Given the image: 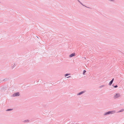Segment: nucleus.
I'll list each match as a JSON object with an SVG mask.
<instances>
[{
    "label": "nucleus",
    "mask_w": 124,
    "mask_h": 124,
    "mask_svg": "<svg viewBox=\"0 0 124 124\" xmlns=\"http://www.w3.org/2000/svg\"><path fill=\"white\" fill-rule=\"evenodd\" d=\"M115 113V111H109L104 113L103 114V115L106 116L107 115H108L110 114H113Z\"/></svg>",
    "instance_id": "obj_1"
},
{
    "label": "nucleus",
    "mask_w": 124,
    "mask_h": 124,
    "mask_svg": "<svg viewBox=\"0 0 124 124\" xmlns=\"http://www.w3.org/2000/svg\"><path fill=\"white\" fill-rule=\"evenodd\" d=\"M120 95L119 93H116L114 96V99H116L119 98L120 97Z\"/></svg>",
    "instance_id": "obj_2"
},
{
    "label": "nucleus",
    "mask_w": 124,
    "mask_h": 124,
    "mask_svg": "<svg viewBox=\"0 0 124 124\" xmlns=\"http://www.w3.org/2000/svg\"><path fill=\"white\" fill-rule=\"evenodd\" d=\"M20 94L18 92L15 93L13 94V95L14 97L18 96Z\"/></svg>",
    "instance_id": "obj_3"
},
{
    "label": "nucleus",
    "mask_w": 124,
    "mask_h": 124,
    "mask_svg": "<svg viewBox=\"0 0 124 124\" xmlns=\"http://www.w3.org/2000/svg\"><path fill=\"white\" fill-rule=\"evenodd\" d=\"M85 92V91H83L81 92H79V93H78L77 94V95H81L83 94Z\"/></svg>",
    "instance_id": "obj_4"
},
{
    "label": "nucleus",
    "mask_w": 124,
    "mask_h": 124,
    "mask_svg": "<svg viewBox=\"0 0 124 124\" xmlns=\"http://www.w3.org/2000/svg\"><path fill=\"white\" fill-rule=\"evenodd\" d=\"M81 5H82V6H83L84 7H86L87 8H91L87 7L85 6V5H83L79 0H77Z\"/></svg>",
    "instance_id": "obj_5"
},
{
    "label": "nucleus",
    "mask_w": 124,
    "mask_h": 124,
    "mask_svg": "<svg viewBox=\"0 0 124 124\" xmlns=\"http://www.w3.org/2000/svg\"><path fill=\"white\" fill-rule=\"evenodd\" d=\"M7 87L6 86L2 87L1 88V91L2 92H3L5 90V89L7 88Z\"/></svg>",
    "instance_id": "obj_6"
},
{
    "label": "nucleus",
    "mask_w": 124,
    "mask_h": 124,
    "mask_svg": "<svg viewBox=\"0 0 124 124\" xmlns=\"http://www.w3.org/2000/svg\"><path fill=\"white\" fill-rule=\"evenodd\" d=\"M114 80V78H113L112 79L110 82L109 83L108 85H111L112 84L113 81Z\"/></svg>",
    "instance_id": "obj_7"
},
{
    "label": "nucleus",
    "mask_w": 124,
    "mask_h": 124,
    "mask_svg": "<svg viewBox=\"0 0 124 124\" xmlns=\"http://www.w3.org/2000/svg\"><path fill=\"white\" fill-rule=\"evenodd\" d=\"M75 54L74 53H73L69 55V57H72L75 56Z\"/></svg>",
    "instance_id": "obj_8"
},
{
    "label": "nucleus",
    "mask_w": 124,
    "mask_h": 124,
    "mask_svg": "<svg viewBox=\"0 0 124 124\" xmlns=\"http://www.w3.org/2000/svg\"><path fill=\"white\" fill-rule=\"evenodd\" d=\"M13 109H8L6 110V111H11Z\"/></svg>",
    "instance_id": "obj_9"
},
{
    "label": "nucleus",
    "mask_w": 124,
    "mask_h": 124,
    "mask_svg": "<svg viewBox=\"0 0 124 124\" xmlns=\"http://www.w3.org/2000/svg\"><path fill=\"white\" fill-rule=\"evenodd\" d=\"M16 64L15 63L12 66V69L14 67H15L16 66Z\"/></svg>",
    "instance_id": "obj_10"
},
{
    "label": "nucleus",
    "mask_w": 124,
    "mask_h": 124,
    "mask_svg": "<svg viewBox=\"0 0 124 124\" xmlns=\"http://www.w3.org/2000/svg\"><path fill=\"white\" fill-rule=\"evenodd\" d=\"M70 75V74H66L65 75V77H66Z\"/></svg>",
    "instance_id": "obj_11"
},
{
    "label": "nucleus",
    "mask_w": 124,
    "mask_h": 124,
    "mask_svg": "<svg viewBox=\"0 0 124 124\" xmlns=\"http://www.w3.org/2000/svg\"><path fill=\"white\" fill-rule=\"evenodd\" d=\"M112 86H113L115 87V88H116L117 87H118V86L117 85H116L115 86H114V84H113V85H112Z\"/></svg>",
    "instance_id": "obj_12"
},
{
    "label": "nucleus",
    "mask_w": 124,
    "mask_h": 124,
    "mask_svg": "<svg viewBox=\"0 0 124 124\" xmlns=\"http://www.w3.org/2000/svg\"><path fill=\"white\" fill-rule=\"evenodd\" d=\"M86 72V71L85 70H84L83 71V74L84 75L85 73Z\"/></svg>",
    "instance_id": "obj_13"
},
{
    "label": "nucleus",
    "mask_w": 124,
    "mask_h": 124,
    "mask_svg": "<svg viewBox=\"0 0 124 124\" xmlns=\"http://www.w3.org/2000/svg\"><path fill=\"white\" fill-rule=\"evenodd\" d=\"M124 110V109H121L120 110V111L118 112H121L123 111Z\"/></svg>",
    "instance_id": "obj_14"
},
{
    "label": "nucleus",
    "mask_w": 124,
    "mask_h": 124,
    "mask_svg": "<svg viewBox=\"0 0 124 124\" xmlns=\"http://www.w3.org/2000/svg\"><path fill=\"white\" fill-rule=\"evenodd\" d=\"M29 121L28 120H24V122H28Z\"/></svg>",
    "instance_id": "obj_15"
},
{
    "label": "nucleus",
    "mask_w": 124,
    "mask_h": 124,
    "mask_svg": "<svg viewBox=\"0 0 124 124\" xmlns=\"http://www.w3.org/2000/svg\"><path fill=\"white\" fill-rule=\"evenodd\" d=\"M104 86V85H102L100 87V88H102Z\"/></svg>",
    "instance_id": "obj_16"
},
{
    "label": "nucleus",
    "mask_w": 124,
    "mask_h": 124,
    "mask_svg": "<svg viewBox=\"0 0 124 124\" xmlns=\"http://www.w3.org/2000/svg\"><path fill=\"white\" fill-rule=\"evenodd\" d=\"M109 0L110 1H111L114 2V1L115 0Z\"/></svg>",
    "instance_id": "obj_17"
},
{
    "label": "nucleus",
    "mask_w": 124,
    "mask_h": 124,
    "mask_svg": "<svg viewBox=\"0 0 124 124\" xmlns=\"http://www.w3.org/2000/svg\"><path fill=\"white\" fill-rule=\"evenodd\" d=\"M70 76H69V77H70ZM67 78H68V77H67Z\"/></svg>",
    "instance_id": "obj_18"
}]
</instances>
